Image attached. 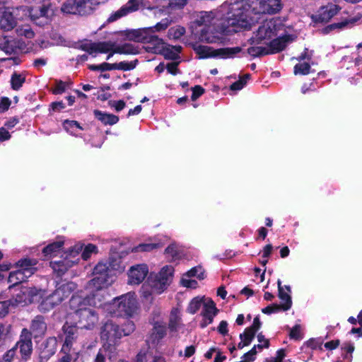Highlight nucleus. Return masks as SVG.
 Returning a JSON list of instances; mask_svg holds the SVG:
<instances>
[{
    "instance_id": "1",
    "label": "nucleus",
    "mask_w": 362,
    "mask_h": 362,
    "mask_svg": "<svg viewBox=\"0 0 362 362\" xmlns=\"http://www.w3.org/2000/svg\"><path fill=\"white\" fill-rule=\"evenodd\" d=\"M255 13L248 0L231 4L226 16L217 25L222 35H230L243 30H250L255 23Z\"/></svg>"
},
{
    "instance_id": "2",
    "label": "nucleus",
    "mask_w": 362,
    "mask_h": 362,
    "mask_svg": "<svg viewBox=\"0 0 362 362\" xmlns=\"http://www.w3.org/2000/svg\"><path fill=\"white\" fill-rule=\"evenodd\" d=\"M170 22L168 18H163L154 26L126 30L125 36L129 40L153 45V47H147L146 50L156 53L159 46L164 45L163 40L158 37L156 32L165 30L170 25Z\"/></svg>"
},
{
    "instance_id": "3",
    "label": "nucleus",
    "mask_w": 362,
    "mask_h": 362,
    "mask_svg": "<svg viewBox=\"0 0 362 362\" xmlns=\"http://www.w3.org/2000/svg\"><path fill=\"white\" fill-rule=\"evenodd\" d=\"M90 303V298H83L78 295H73L69 300L71 310H74L76 325L79 329H92L98 321L97 313L86 308Z\"/></svg>"
},
{
    "instance_id": "4",
    "label": "nucleus",
    "mask_w": 362,
    "mask_h": 362,
    "mask_svg": "<svg viewBox=\"0 0 362 362\" xmlns=\"http://www.w3.org/2000/svg\"><path fill=\"white\" fill-rule=\"evenodd\" d=\"M107 0H66L61 7V11L67 14L86 16L92 14L96 7Z\"/></svg>"
},
{
    "instance_id": "5",
    "label": "nucleus",
    "mask_w": 362,
    "mask_h": 362,
    "mask_svg": "<svg viewBox=\"0 0 362 362\" xmlns=\"http://www.w3.org/2000/svg\"><path fill=\"white\" fill-rule=\"evenodd\" d=\"M112 269L106 263L98 262L94 267L90 284L96 290L106 288L113 282Z\"/></svg>"
},
{
    "instance_id": "6",
    "label": "nucleus",
    "mask_w": 362,
    "mask_h": 362,
    "mask_svg": "<svg viewBox=\"0 0 362 362\" xmlns=\"http://www.w3.org/2000/svg\"><path fill=\"white\" fill-rule=\"evenodd\" d=\"M16 351L18 349L19 362H27L31 358L33 354V341L30 337V334L28 332V329L23 328L19 336L18 341L13 346Z\"/></svg>"
},
{
    "instance_id": "7",
    "label": "nucleus",
    "mask_w": 362,
    "mask_h": 362,
    "mask_svg": "<svg viewBox=\"0 0 362 362\" xmlns=\"http://www.w3.org/2000/svg\"><path fill=\"white\" fill-rule=\"evenodd\" d=\"M255 15L275 14L282 8L281 0H248Z\"/></svg>"
},
{
    "instance_id": "8",
    "label": "nucleus",
    "mask_w": 362,
    "mask_h": 362,
    "mask_svg": "<svg viewBox=\"0 0 362 362\" xmlns=\"http://www.w3.org/2000/svg\"><path fill=\"white\" fill-rule=\"evenodd\" d=\"M79 328L76 325L69 324L66 322L62 326V331L63 332L62 338L64 339V343L60 352H69L73 347L79 335Z\"/></svg>"
},
{
    "instance_id": "9",
    "label": "nucleus",
    "mask_w": 362,
    "mask_h": 362,
    "mask_svg": "<svg viewBox=\"0 0 362 362\" xmlns=\"http://www.w3.org/2000/svg\"><path fill=\"white\" fill-rule=\"evenodd\" d=\"M341 10L339 5L328 4L321 6L317 12L310 16L312 22L315 24H324L328 23Z\"/></svg>"
},
{
    "instance_id": "10",
    "label": "nucleus",
    "mask_w": 362,
    "mask_h": 362,
    "mask_svg": "<svg viewBox=\"0 0 362 362\" xmlns=\"http://www.w3.org/2000/svg\"><path fill=\"white\" fill-rule=\"evenodd\" d=\"M115 303H117V312L122 316L132 317L137 309L136 298L129 294L117 298Z\"/></svg>"
},
{
    "instance_id": "11",
    "label": "nucleus",
    "mask_w": 362,
    "mask_h": 362,
    "mask_svg": "<svg viewBox=\"0 0 362 362\" xmlns=\"http://www.w3.org/2000/svg\"><path fill=\"white\" fill-rule=\"evenodd\" d=\"M122 336L119 325L115 324L112 320H107L100 329V339L110 345L115 344L117 339Z\"/></svg>"
},
{
    "instance_id": "12",
    "label": "nucleus",
    "mask_w": 362,
    "mask_h": 362,
    "mask_svg": "<svg viewBox=\"0 0 362 362\" xmlns=\"http://www.w3.org/2000/svg\"><path fill=\"white\" fill-rule=\"evenodd\" d=\"M148 273V267L146 264H136L131 267L128 272L129 284H140L145 279Z\"/></svg>"
},
{
    "instance_id": "13",
    "label": "nucleus",
    "mask_w": 362,
    "mask_h": 362,
    "mask_svg": "<svg viewBox=\"0 0 362 362\" xmlns=\"http://www.w3.org/2000/svg\"><path fill=\"white\" fill-rule=\"evenodd\" d=\"M296 39L294 35L286 34L273 39L268 44L267 51L269 54H276L283 51L288 43Z\"/></svg>"
},
{
    "instance_id": "14",
    "label": "nucleus",
    "mask_w": 362,
    "mask_h": 362,
    "mask_svg": "<svg viewBox=\"0 0 362 362\" xmlns=\"http://www.w3.org/2000/svg\"><path fill=\"white\" fill-rule=\"evenodd\" d=\"M57 340L54 337H48L42 344L39 354V362H47L57 351Z\"/></svg>"
},
{
    "instance_id": "15",
    "label": "nucleus",
    "mask_w": 362,
    "mask_h": 362,
    "mask_svg": "<svg viewBox=\"0 0 362 362\" xmlns=\"http://www.w3.org/2000/svg\"><path fill=\"white\" fill-rule=\"evenodd\" d=\"M47 329L45 317L43 315H37L31 320L28 332H30L31 338L33 336L36 339L45 336Z\"/></svg>"
},
{
    "instance_id": "16",
    "label": "nucleus",
    "mask_w": 362,
    "mask_h": 362,
    "mask_svg": "<svg viewBox=\"0 0 362 362\" xmlns=\"http://www.w3.org/2000/svg\"><path fill=\"white\" fill-rule=\"evenodd\" d=\"M78 259H71L66 256L61 260L52 261L49 262L51 268L57 277H62L71 267L78 264Z\"/></svg>"
},
{
    "instance_id": "17",
    "label": "nucleus",
    "mask_w": 362,
    "mask_h": 362,
    "mask_svg": "<svg viewBox=\"0 0 362 362\" xmlns=\"http://www.w3.org/2000/svg\"><path fill=\"white\" fill-rule=\"evenodd\" d=\"M11 9L12 11L10 8H0V28L4 31H10L17 25V20L13 16L14 8Z\"/></svg>"
},
{
    "instance_id": "18",
    "label": "nucleus",
    "mask_w": 362,
    "mask_h": 362,
    "mask_svg": "<svg viewBox=\"0 0 362 362\" xmlns=\"http://www.w3.org/2000/svg\"><path fill=\"white\" fill-rule=\"evenodd\" d=\"M67 297L68 295L66 294L65 288L60 287L45 298L43 305H46V309H52L60 304Z\"/></svg>"
},
{
    "instance_id": "19",
    "label": "nucleus",
    "mask_w": 362,
    "mask_h": 362,
    "mask_svg": "<svg viewBox=\"0 0 362 362\" xmlns=\"http://www.w3.org/2000/svg\"><path fill=\"white\" fill-rule=\"evenodd\" d=\"M167 334V327L165 324L160 322H156L153 324V327L151 329V332L149 336V341L153 345H158L161 340Z\"/></svg>"
},
{
    "instance_id": "20",
    "label": "nucleus",
    "mask_w": 362,
    "mask_h": 362,
    "mask_svg": "<svg viewBox=\"0 0 362 362\" xmlns=\"http://www.w3.org/2000/svg\"><path fill=\"white\" fill-rule=\"evenodd\" d=\"M38 261L36 259L23 258L16 262L15 265L27 276H31L37 271L36 265Z\"/></svg>"
},
{
    "instance_id": "21",
    "label": "nucleus",
    "mask_w": 362,
    "mask_h": 362,
    "mask_svg": "<svg viewBox=\"0 0 362 362\" xmlns=\"http://www.w3.org/2000/svg\"><path fill=\"white\" fill-rule=\"evenodd\" d=\"M64 245V240L62 237L58 236L57 240L54 241L42 250V253L45 257H52L57 256V255L62 250Z\"/></svg>"
},
{
    "instance_id": "22",
    "label": "nucleus",
    "mask_w": 362,
    "mask_h": 362,
    "mask_svg": "<svg viewBox=\"0 0 362 362\" xmlns=\"http://www.w3.org/2000/svg\"><path fill=\"white\" fill-rule=\"evenodd\" d=\"M93 115L95 118L100 121L101 124L105 126L114 125L117 124L119 120L118 116L111 113H107L106 112H103L99 110H94Z\"/></svg>"
},
{
    "instance_id": "23",
    "label": "nucleus",
    "mask_w": 362,
    "mask_h": 362,
    "mask_svg": "<svg viewBox=\"0 0 362 362\" xmlns=\"http://www.w3.org/2000/svg\"><path fill=\"white\" fill-rule=\"evenodd\" d=\"M278 297L282 301V303L279 304L284 311H287L292 307V298L291 294L286 293L284 290V287L281 286V281L278 279Z\"/></svg>"
},
{
    "instance_id": "24",
    "label": "nucleus",
    "mask_w": 362,
    "mask_h": 362,
    "mask_svg": "<svg viewBox=\"0 0 362 362\" xmlns=\"http://www.w3.org/2000/svg\"><path fill=\"white\" fill-rule=\"evenodd\" d=\"M242 51L240 47H223L215 49L214 56V58L230 59L234 58L235 55Z\"/></svg>"
},
{
    "instance_id": "25",
    "label": "nucleus",
    "mask_w": 362,
    "mask_h": 362,
    "mask_svg": "<svg viewBox=\"0 0 362 362\" xmlns=\"http://www.w3.org/2000/svg\"><path fill=\"white\" fill-rule=\"evenodd\" d=\"M218 312V310L216 307V303L210 298L207 302L204 303L201 315L203 318L213 322L214 317L217 315Z\"/></svg>"
},
{
    "instance_id": "26",
    "label": "nucleus",
    "mask_w": 362,
    "mask_h": 362,
    "mask_svg": "<svg viewBox=\"0 0 362 362\" xmlns=\"http://www.w3.org/2000/svg\"><path fill=\"white\" fill-rule=\"evenodd\" d=\"M192 48L198 55L199 59L214 58V53L215 49L213 47L206 45L192 44Z\"/></svg>"
},
{
    "instance_id": "27",
    "label": "nucleus",
    "mask_w": 362,
    "mask_h": 362,
    "mask_svg": "<svg viewBox=\"0 0 362 362\" xmlns=\"http://www.w3.org/2000/svg\"><path fill=\"white\" fill-rule=\"evenodd\" d=\"M115 52L119 54H139L140 53V49L138 46H136L131 43H124L120 45L115 47Z\"/></svg>"
},
{
    "instance_id": "28",
    "label": "nucleus",
    "mask_w": 362,
    "mask_h": 362,
    "mask_svg": "<svg viewBox=\"0 0 362 362\" xmlns=\"http://www.w3.org/2000/svg\"><path fill=\"white\" fill-rule=\"evenodd\" d=\"M149 284L153 289H155L157 293H160L168 287V284L160 278L159 274L151 276L148 278Z\"/></svg>"
},
{
    "instance_id": "29",
    "label": "nucleus",
    "mask_w": 362,
    "mask_h": 362,
    "mask_svg": "<svg viewBox=\"0 0 362 362\" xmlns=\"http://www.w3.org/2000/svg\"><path fill=\"white\" fill-rule=\"evenodd\" d=\"M28 278V276L19 269L11 272L8 278V281L11 284L9 288L13 287L25 281Z\"/></svg>"
},
{
    "instance_id": "30",
    "label": "nucleus",
    "mask_w": 362,
    "mask_h": 362,
    "mask_svg": "<svg viewBox=\"0 0 362 362\" xmlns=\"http://www.w3.org/2000/svg\"><path fill=\"white\" fill-rule=\"evenodd\" d=\"M157 52L163 54L165 59L176 60L180 58L179 54L174 51L170 45H160L159 48L156 49Z\"/></svg>"
},
{
    "instance_id": "31",
    "label": "nucleus",
    "mask_w": 362,
    "mask_h": 362,
    "mask_svg": "<svg viewBox=\"0 0 362 362\" xmlns=\"http://www.w3.org/2000/svg\"><path fill=\"white\" fill-rule=\"evenodd\" d=\"M25 82V76L14 72L11 77V86L14 90H18Z\"/></svg>"
},
{
    "instance_id": "32",
    "label": "nucleus",
    "mask_w": 362,
    "mask_h": 362,
    "mask_svg": "<svg viewBox=\"0 0 362 362\" xmlns=\"http://www.w3.org/2000/svg\"><path fill=\"white\" fill-rule=\"evenodd\" d=\"M173 273L174 268L171 265L164 266L158 272L160 278L162 279V280H163L168 284V286L170 284L172 280Z\"/></svg>"
},
{
    "instance_id": "33",
    "label": "nucleus",
    "mask_w": 362,
    "mask_h": 362,
    "mask_svg": "<svg viewBox=\"0 0 362 362\" xmlns=\"http://www.w3.org/2000/svg\"><path fill=\"white\" fill-rule=\"evenodd\" d=\"M203 300V298L199 296L192 298L187 306V312L192 315L195 314L200 309L202 305H204Z\"/></svg>"
},
{
    "instance_id": "34",
    "label": "nucleus",
    "mask_w": 362,
    "mask_h": 362,
    "mask_svg": "<svg viewBox=\"0 0 362 362\" xmlns=\"http://www.w3.org/2000/svg\"><path fill=\"white\" fill-rule=\"evenodd\" d=\"M95 52L108 53L115 46L114 42L110 41L94 42Z\"/></svg>"
},
{
    "instance_id": "35",
    "label": "nucleus",
    "mask_w": 362,
    "mask_h": 362,
    "mask_svg": "<svg viewBox=\"0 0 362 362\" xmlns=\"http://www.w3.org/2000/svg\"><path fill=\"white\" fill-rule=\"evenodd\" d=\"M27 296L25 292L20 291L15 296L11 298L8 301H10L11 307H16L19 305H25L26 303Z\"/></svg>"
},
{
    "instance_id": "36",
    "label": "nucleus",
    "mask_w": 362,
    "mask_h": 362,
    "mask_svg": "<svg viewBox=\"0 0 362 362\" xmlns=\"http://www.w3.org/2000/svg\"><path fill=\"white\" fill-rule=\"evenodd\" d=\"M361 18V15H358L354 18H347V19H345L339 23H332V25H334V30H336V29L341 30V29H344V28L348 27L349 25H353L357 21H358Z\"/></svg>"
},
{
    "instance_id": "37",
    "label": "nucleus",
    "mask_w": 362,
    "mask_h": 362,
    "mask_svg": "<svg viewBox=\"0 0 362 362\" xmlns=\"http://www.w3.org/2000/svg\"><path fill=\"white\" fill-rule=\"evenodd\" d=\"M248 54H250L253 58L260 57L264 55H268L269 52L267 51V47H250L247 50Z\"/></svg>"
},
{
    "instance_id": "38",
    "label": "nucleus",
    "mask_w": 362,
    "mask_h": 362,
    "mask_svg": "<svg viewBox=\"0 0 362 362\" xmlns=\"http://www.w3.org/2000/svg\"><path fill=\"white\" fill-rule=\"evenodd\" d=\"M310 70L311 66L308 62L296 64L293 67V73L295 75H308L310 74Z\"/></svg>"
},
{
    "instance_id": "39",
    "label": "nucleus",
    "mask_w": 362,
    "mask_h": 362,
    "mask_svg": "<svg viewBox=\"0 0 362 362\" xmlns=\"http://www.w3.org/2000/svg\"><path fill=\"white\" fill-rule=\"evenodd\" d=\"M185 32H186V30L184 27L178 25L176 27L170 28L168 31V35L169 38H173L174 40H178L182 35H185Z\"/></svg>"
},
{
    "instance_id": "40",
    "label": "nucleus",
    "mask_w": 362,
    "mask_h": 362,
    "mask_svg": "<svg viewBox=\"0 0 362 362\" xmlns=\"http://www.w3.org/2000/svg\"><path fill=\"white\" fill-rule=\"evenodd\" d=\"M186 275L189 277L196 276L199 280H203L206 276L205 271L202 267H192L186 273Z\"/></svg>"
},
{
    "instance_id": "41",
    "label": "nucleus",
    "mask_w": 362,
    "mask_h": 362,
    "mask_svg": "<svg viewBox=\"0 0 362 362\" xmlns=\"http://www.w3.org/2000/svg\"><path fill=\"white\" fill-rule=\"evenodd\" d=\"M93 253H98V247L92 243L88 244L85 246L81 253V258L83 260H88Z\"/></svg>"
},
{
    "instance_id": "42",
    "label": "nucleus",
    "mask_w": 362,
    "mask_h": 362,
    "mask_svg": "<svg viewBox=\"0 0 362 362\" xmlns=\"http://www.w3.org/2000/svg\"><path fill=\"white\" fill-rule=\"evenodd\" d=\"M160 247L159 243H142L135 247L134 252H150Z\"/></svg>"
},
{
    "instance_id": "43",
    "label": "nucleus",
    "mask_w": 362,
    "mask_h": 362,
    "mask_svg": "<svg viewBox=\"0 0 362 362\" xmlns=\"http://www.w3.org/2000/svg\"><path fill=\"white\" fill-rule=\"evenodd\" d=\"M139 61L138 59H135L131 62H120L119 63H117V70L122 71H129L134 69L137 65Z\"/></svg>"
},
{
    "instance_id": "44",
    "label": "nucleus",
    "mask_w": 362,
    "mask_h": 362,
    "mask_svg": "<svg viewBox=\"0 0 362 362\" xmlns=\"http://www.w3.org/2000/svg\"><path fill=\"white\" fill-rule=\"evenodd\" d=\"M141 3L142 0H129L127 4L123 6V7L126 8L125 11L129 13L137 11Z\"/></svg>"
},
{
    "instance_id": "45",
    "label": "nucleus",
    "mask_w": 362,
    "mask_h": 362,
    "mask_svg": "<svg viewBox=\"0 0 362 362\" xmlns=\"http://www.w3.org/2000/svg\"><path fill=\"white\" fill-rule=\"evenodd\" d=\"M256 335V332L247 327L245 329L244 332L240 334V339L247 341L248 344H250L252 341L254 339Z\"/></svg>"
},
{
    "instance_id": "46",
    "label": "nucleus",
    "mask_w": 362,
    "mask_h": 362,
    "mask_svg": "<svg viewBox=\"0 0 362 362\" xmlns=\"http://www.w3.org/2000/svg\"><path fill=\"white\" fill-rule=\"evenodd\" d=\"M289 337L291 339L300 340L302 339L300 325H295L290 330Z\"/></svg>"
},
{
    "instance_id": "47",
    "label": "nucleus",
    "mask_w": 362,
    "mask_h": 362,
    "mask_svg": "<svg viewBox=\"0 0 362 362\" xmlns=\"http://www.w3.org/2000/svg\"><path fill=\"white\" fill-rule=\"evenodd\" d=\"M192 95H191V100L192 101L197 100L199 97H201L204 93L205 89L200 85H196L192 88Z\"/></svg>"
},
{
    "instance_id": "48",
    "label": "nucleus",
    "mask_w": 362,
    "mask_h": 362,
    "mask_svg": "<svg viewBox=\"0 0 362 362\" xmlns=\"http://www.w3.org/2000/svg\"><path fill=\"white\" fill-rule=\"evenodd\" d=\"M66 88V83L62 80L55 81V88L52 90V93L54 95L62 94L65 92Z\"/></svg>"
},
{
    "instance_id": "49",
    "label": "nucleus",
    "mask_w": 362,
    "mask_h": 362,
    "mask_svg": "<svg viewBox=\"0 0 362 362\" xmlns=\"http://www.w3.org/2000/svg\"><path fill=\"white\" fill-rule=\"evenodd\" d=\"M82 245H76L74 247L69 249V250L67 251L66 256L69 257L71 259H79V258L76 257V256H78L80 252L82 251Z\"/></svg>"
},
{
    "instance_id": "50",
    "label": "nucleus",
    "mask_w": 362,
    "mask_h": 362,
    "mask_svg": "<svg viewBox=\"0 0 362 362\" xmlns=\"http://www.w3.org/2000/svg\"><path fill=\"white\" fill-rule=\"evenodd\" d=\"M282 310L281 307L277 303H272L262 310L264 314L270 315L273 313H276Z\"/></svg>"
},
{
    "instance_id": "51",
    "label": "nucleus",
    "mask_w": 362,
    "mask_h": 362,
    "mask_svg": "<svg viewBox=\"0 0 362 362\" xmlns=\"http://www.w3.org/2000/svg\"><path fill=\"white\" fill-rule=\"evenodd\" d=\"M126 8H124V7H121L118 11H117L115 13L112 14L107 19L108 22H113L115 21H117V19L126 16L128 14L127 11H125Z\"/></svg>"
},
{
    "instance_id": "52",
    "label": "nucleus",
    "mask_w": 362,
    "mask_h": 362,
    "mask_svg": "<svg viewBox=\"0 0 362 362\" xmlns=\"http://www.w3.org/2000/svg\"><path fill=\"white\" fill-rule=\"evenodd\" d=\"M286 356L285 350L283 349H279L276 351V357H271L269 358H266L265 362H283L284 358Z\"/></svg>"
},
{
    "instance_id": "53",
    "label": "nucleus",
    "mask_w": 362,
    "mask_h": 362,
    "mask_svg": "<svg viewBox=\"0 0 362 362\" xmlns=\"http://www.w3.org/2000/svg\"><path fill=\"white\" fill-rule=\"evenodd\" d=\"M108 105L111 107H114L117 112L122 110L126 106V103L123 100H110Z\"/></svg>"
},
{
    "instance_id": "54",
    "label": "nucleus",
    "mask_w": 362,
    "mask_h": 362,
    "mask_svg": "<svg viewBox=\"0 0 362 362\" xmlns=\"http://www.w3.org/2000/svg\"><path fill=\"white\" fill-rule=\"evenodd\" d=\"M165 254L170 255L173 259H175L178 256V252L177 250V246L175 244H170L165 249Z\"/></svg>"
},
{
    "instance_id": "55",
    "label": "nucleus",
    "mask_w": 362,
    "mask_h": 362,
    "mask_svg": "<svg viewBox=\"0 0 362 362\" xmlns=\"http://www.w3.org/2000/svg\"><path fill=\"white\" fill-rule=\"evenodd\" d=\"M11 104V100L8 97H1L0 99V112L7 111Z\"/></svg>"
},
{
    "instance_id": "56",
    "label": "nucleus",
    "mask_w": 362,
    "mask_h": 362,
    "mask_svg": "<svg viewBox=\"0 0 362 362\" xmlns=\"http://www.w3.org/2000/svg\"><path fill=\"white\" fill-rule=\"evenodd\" d=\"M256 346H254L249 351L244 354L243 356V361H248V362H252L255 360V355L257 354Z\"/></svg>"
},
{
    "instance_id": "57",
    "label": "nucleus",
    "mask_w": 362,
    "mask_h": 362,
    "mask_svg": "<svg viewBox=\"0 0 362 362\" xmlns=\"http://www.w3.org/2000/svg\"><path fill=\"white\" fill-rule=\"evenodd\" d=\"M16 355V351L14 347L8 350L3 356H2V362H11Z\"/></svg>"
},
{
    "instance_id": "58",
    "label": "nucleus",
    "mask_w": 362,
    "mask_h": 362,
    "mask_svg": "<svg viewBox=\"0 0 362 362\" xmlns=\"http://www.w3.org/2000/svg\"><path fill=\"white\" fill-rule=\"evenodd\" d=\"M180 62H173L171 63H168L166 65V69L168 73L170 74L175 76L179 73L178 65Z\"/></svg>"
},
{
    "instance_id": "59",
    "label": "nucleus",
    "mask_w": 362,
    "mask_h": 362,
    "mask_svg": "<svg viewBox=\"0 0 362 362\" xmlns=\"http://www.w3.org/2000/svg\"><path fill=\"white\" fill-rule=\"evenodd\" d=\"M10 301H0V318L4 317L8 313Z\"/></svg>"
},
{
    "instance_id": "60",
    "label": "nucleus",
    "mask_w": 362,
    "mask_h": 362,
    "mask_svg": "<svg viewBox=\"0 0 362 362\" xmlns=\"http://www.w3.org/2000/svg\"><path fill=\"white\" fill-rule=\"evenodd\" d=\"M168 6L171 8H181L187 4V0H168Z\"/></svg>"
},
{
    "instance_id": "61",
    "label": "nucleus",
    "mask_w": 362,
    "mask_h": 362,
    "mask_svg": "<svg viewBox=\"0 0 362 362\" xmlns=\"http://www.w3.org/2000/svg\"><path fill=\"white\" fill-rule=\"evenodd\" d=\"M63 124H64V128L66 129H68L69 128H74V127H76L81 130L83 129V127L79 124V122H78L76 120L65 119Z\"/></svg>"
},
{
    "instance_id": "62",
    "label": "nucleus",
    "mask_w": 362,
    "mask_h": 362,
    "mask_svg": "<svg viewBox=\"0 0 362 362\" xmlns=\"http://www.w3.org/2000/svg\"><path fill=\"white\" fill-rule=\"evenodd\" d=\"M135 329V325L132 321H128L127 324H125V327L121 329L122 334L124 336L129 335L130 333L133 332Z\"/></svg>"
},
{
    "instance_id": "63",
    "label": "nucleus",
    "mask_w": 362,
    "mask_h": 362,
    "mask_svg": "<svg viewBox=\"0 0 362 362\" xmlns=\"http://www.w3.org/2000/svg\"><path fill=\"white\" fill-rule=\"evenodd\" d=\"M80 49L87 52L89 54H93L95 52L94 42L81 44L79 47Z\"/></svg>"
},
{
    "instance_id": "64",
    "label": "nucleus",
    "mask_w": 362,
    "mask_h": 362,
    "mask_svg": "<svg viewBox=\"0 0 362 362\" xmlns=\"http://www.w3.org/2000/svg\"><path fill=\"white\" fill-rule=\"evenodd\" d=\"M179 323V318L176 316L171 317L168 322V328L171 332H176L177 330Z\"/></svg>"
}]
</instances>
